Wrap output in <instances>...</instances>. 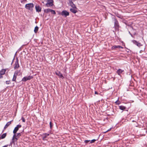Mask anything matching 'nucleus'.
I'll list each match as a JSON object with an SVG mask.
<instances>
[{
	"label": "nucleus",
	"mask_w": 147,
	"mask_h": 147,
	"mask_svg": "<svg viewBox=\"0 0 147 147\" xmlns=\"http://www.w3.org/2000/svg\"><path fill=\"white\" fill-rule=\"evenodd\" d=\"M20 136L21 134L20 133H18L17 134H14L12 138L13 142H16Z\"/></svg>",
	"instance_id": "nucleus-1"
},
{
	"label": "nucleus",
	"mask_w": 147,
	"mask_h": 147,
	"mask_svg": "<svg viewBox=\"0 0 147 147\" xmlns=\"http://www.w3.org/2000/svg\"><path fill=\"white\" fill-rule=\"evenodd\" d=\"M34 6V5L32 3H30L26 5L25 7L29 10H31Z\"/></svg>",
	"instance_id": "nucleus-2"
},
{
	"label": "nucleus",
	"mask_w": 147,
	"mask_h": 147,
	"mask_svg": "<svg viewBox=\"0 0 147 147\" xmlns=\"http://www.w3.org/2000/svg\"><path fill=\"white\" fill-rule=\"evenodd\" d=\"M53 0H47V2L46 5L47 7L52 6L53 5Z\"/></svg>",
	"instance_id": "nucleus-3"
},
{
	"label": "nucleus",
	"mask_w": 147,
	"mask_h": 147,
	"mask_svg": "<svg viewBox=\"0 0 147 147\" xmlns=\"http://www.w3.org/2000/svg\"><path fill=\"white\" fill-rule=\"evenodd\" d=\"M32 76H28L24 77L22 79V81L26 82L27 80H30L32 78Z\"/></svg>",
	"instance_id": "nucleus-4"
},
{
	"label": "nucleus",
	"mask_w": 147,
	"mask_h": 147,
	"mask_svg": "<svg viewBox=\"0 0 147 147\" xmlns=\"http://www.w3.org/2000/svg\"><path fill=\"white\" fill-rule=\"evenodd\" d=\"M60 15L66 17L69 15V13L66 10L63 11L61 13H60Z\"/></svg>",
	"instance_id": "nucleus-5"
},
{
	"label": "nucleus",
	"mask_w": 147,
	"mask_h": 147,
	"mask_svg": "<svg viewBox=\"0 0 147 147\" xmlns=\"http://www.w3.org/2000/svg\"><path fill=\"white\" fill-rule=\"evenodd\" d=\"M22 127V125H18L15 128L14 130H13V132L14 134H15L16 133L17 131L19 129Z\"/></svg>",
	"instance_id": "nucleus-6"
},
{
	"label": "nucleus",
	"mask_w": 147,
	"mask_h": 147,
	"mask_svg": "<svg viewBox=\"0 0 147 147\" xmlns=\"http://www.w3.org/2000/svg\"><path fill=\"white\" fill-rule=\"evenodd\" d=\"M19 65L18 63V60L17 58L15 64L14 65V68L15 69H18L19 67Z\"/></svg>",
	"instance_id": "nucleus-7"
},
{
	"label": "nucleus",
	"mask_w": 147,
	"mask_h": 147,
	"mask_svg": "<svg viewBox=\"0 0 147 147\" xmlns=\"http://www.w3.org/2000/svg\"><path fill=\"white\" fill-rule=\"evenodd\" d=\"M69 5H70L72 8H76V7L75 4H74L72 1H70L69 0Z\"/></svg>",
	"instance_id": "nucleus-8"
},
{
	"label": "nucleus",
	"mask_w": 147,
	"mask_h": 147,
	"mask_svg": "<svg viewBox=\"0 0 147 147\" xmlns=\"http://www.w3.org/2000/svg\"><path fill=\"white\" fill-rule=\"evenodd\" d=\"M56 74L59 76L61 78L63 79L64 77L63 76L62 74L59 71H57L55 73Z\"/></svg>",
	"instance_id": "nucleus-9"
},
{
	"label": "nucleus",
	"mask_w": 147,
	"mask_h": 147,
	"mask_svg": "<svg viewBox=\"0 0 147 147\" xmlns=\"http://www.w3.org/2000/svg\"><path fill=\"white\" fill-rule=\"evenodd\" d=\"M22 73L21 72V71L20 70H16V71L14 73V75L16 76H20L21 75Z\"/></svg>",
	"instance_id": "nucleus-10"
},
{
	"label": "nucleus",
	"mask_w": 147,
	"mask_h": 147,
	"mask_svg": "<svg viewBox=\"0 0 147 147\" xmlns=\"http://www.w3.org/2000/svg\"><path fill=\"white\" fill-rule=\"evenodd\" d=\"M115 21V28L117 29L119 27V24L118 21L115 19H114Z\"/></svg>",
	"instance_id": "nucleus-11"
},
{
	"label": "nucleus",
	"mask_w": 147,
	"mask_h": 147,
	"mask_svg": "<svg viewBox=\"0 0 147 147\" xmlns=\"http://www.w3.org/2000/svg\"><path fill=\"white\" fill-rule=\"evenodd\" d=\"M12 121H10L8 122L5 126L4 128V130L11 123V122Z\"/></svg>",
	"instance_id": "nucleus-12"
},
{
	"label": "nucleus",
	"mask_w": 147,
	"mask_h": 147,
	"mask_svg": "<svg viewBox=\"0 0 147 147\" xmlns=\"http://www.w3.org/2000/svg\"><path fill=\"white\" fill-rule=\"evenodd\" d=\"M35 8L36 11L39 12L41 11V8L39 6H35Z\"/></svg>",
	"instance_id": "nucleus-13"
},
{
	"label": "nucleus",
	"mask_w": 147,
	"mask_h": 147,
	"mask_svg": "<svg viewBox=\"0 0 147 147\" xmlns=\"http://www.w3.org/2000/svg\"><path fill=\"white\" fill-rule=\"evenodd\" d=\"M76 8H72L70 9V11L74 13H75L77 12V10L76 9Z\"/></svg>",
	"instance_id": "nucleus-14"
},
{
	"label": "nucleus",
	"mask_w": 147,
	"mask_h": 147,
	"mask_svg": "<svg viewBox=\"0 0 147 147\" xmlns=\"http://www.w3.org/2000/svg\"><path fill=\"white\" fill-rule=\"evenodd\" d=\"M123 71H124L123 70H122L120 69H119L117 71V73L119 75H120V74H121Z\"/></svg>",
	"instance_id": "nucleus-15"
},
{
	"label": "nucleus",
	"mask_w": 147,
	"mask_h": 147,
	"mask_svg": "<svg viewBox=\"0 0 147 147\" xmlns=\"http://www.w3.org/2000/svg\"><path fill=\"white\" fill-rule=\"evenodd\" d=\"M5 69H2L1 71H0V74L1 75H4L6 71Z\"/></svg>",
	"instance_id": "nucleus-16"
},
{
	"label": "nucleus",
	"mask_w": 147,
	"mask_h": 147,
	"mask_svg": "<svg viewBox=\"0 0 147 147\" xmlns=\"http://www.w3.org/2000/svg\"><path fill=\"white\" fill-rule=\"evenodd\" d=\"M133 42L134 43L135 45H136L138 47H140V45H141L140 44V43L137 42L136 41L133 40Z\"/></svg>",
	"instance_id": "nucleus-17"
},
{
	"label": "nucleus",
	"mask_w": 147,
	"mask_h": 147,
	"mask_svg": "<svg viewBox=\"0 0 147 147\" xmlns=\"http://www.w3.org/2000/svg\"><path fill=\"white\" fill-rule=\"evenodd\" d=\"M119 107L120 109L122 110H124L126 108L125 107L123 106H119Z\"/></svg>",
	"instance_id": "nucleus-18"
},
{
	"label": "nucleus",
	"mask_w": 147,
	"mask_h": 147,
	"mask_svg": "<svg viewBox=\"0 0 147 147\" xmlns=\"http://www.w3.org/2000/svg\"><path fill=\"white\" fill-rule=\"evenodd\" d=\"M51 9H46L44 10V11L45 13H48L50 12H51Z\"/></svg>",
	"instance_id": "nucleus-19"
},
{
	"label": "nucleus",
	"mask_w": 147,
	"mask_h": 147,
	"mask_svg": "<svg viewBox=\"0 0 147 147\" xmlns=\"http://www.w3.org/2000/svg\"><path fill=\"white\" fill-rule=\"evenodd\" d=\"M6 135L7 134L6 133L3 134L2 135H1V139H3L5 138L6 136Z\"/></svg>",
	"instance_id": "nucleus-20"
},
{
	"label": "nucleus",
	"mask_w": 147,
	"mask_h": 147,
	"mask_svg": "<svg viewBox=\"0 0 147 147\" xmlns=\"http://www.w3.org/2000/svg\"><path fill=\"white\" fill-rule=\"evenodd\" d=\"M112 48H113V49H116V48H119V49H120V48H122V47H121V46H113Z\"/></svg>",
	"instance_id": "nucleus-21"
},
{
	"label": "nucleus",
	"mask_w": 147,
	"mask_h": 147,
	"mask_svg": "<svg viewBox=\"0 0 147 147\" xmlns=\"http://www.w3.org/2000/svg\"><path fill=\"white\" fill-rule=\"evenodd\" d=\"M38 27L37 26H36V27H35V28L34 30V31L35 32V33H36L37 32V31H38Z\"/></svg>",
	"instance_id": "nucleus-22"
},
{
	"label": "nucleus",
	"mask_w": 147,
	"mask_h": 147,
	"mask_svg": "<svg viewBox=\"0 0 147 147\" xmlns=\"http://www.w3.org/2000/svg\"><path fill=\"white\" fill-rule=\"evenodd\" d=\"M16 77H17V76H16L14 74L13 77V78L12 79V80L13 81H15L16 80Z\"/></svg>",
	"instance_id": "nucleus-23"
},
{
	"label": "nucleus",
	"mask_w": 147,
	"mask_h": 147,
	"mask_svg": "<svg viewBox=\"0 0 147 147\" xmlns=\"http://www.w3.org/2000/svg\"><path fill=\"white\" fill-rule=\"evenodd\" d=\"M50 12H51V13L53 14H56V12H55V11L54 10H53L52 9H51Z\"/></svg>",
	"instance_id": "nucleus-24"
},
{
	"label": "nucleus",
	"mask_w": 147,
	"mask_h": 147,
	"mask_svg": "<svg viewBox=\"0 0 147 147\" xmlns=\"http://www.w3.org/2000/svg\"><path fill=\"white\" fill-rule=\"evenodd\" d=\"M44 136L43 137V139L44 140H46V138H47V136H46V135H45V134H43Z\"/></svg>",
	"instance_id": "nucleus-25"
},
{
	"label": "nucleus",
	"mask_w": 147,
	"mask_h": 147,
	"mask_svg": "<svg viewBox=\"0 0 147 147\" xmlns=\"http://www.w3.org/2000/svg\"><path fill=\"white\" fill-rule=\"evenodd\" d=\"M115 103H116V104L117 105H119V104H120V102L118 100H117V101H116L115 102Z\"/></svg>",
	"instance_id": "nucleus-26"
},
{
	"label": "nucleus",
	"mask_w": 147,
	"mask_h": 147,
	"mask_svg": "<svg viewBox=\"0 0 147 147\" xmlns=\"http://www.w3.org/2000/svg\"><path fill=\"white\" fill-rule=\"evenodd\" d=\"M96 141V140H95V139H93L92 140H91V141L90 140V143H94V142L95 141Z\"/></svg>",
	"instance_id": "nucleus-27"
},
{
	"label": "nucleus",
	"mask_w": 147,
	"mask_h": 147,
	"mask_svg": "<svg viewBox=\"0 0 147 147\" xmlns=\"http://www.w3.org/2000/svg\"><path fill=\"white\" fill-rule=\"evenodd\" d=\"M50 127L51 129L52 128V123L51 122H50Z\"/></svg>",
	"instance_id": "nucleus-28"
},
{
	"label": "nucleus",
	"mask_w": 147,
	"mask_h": 147,
	"mask_svg": "<svg viewBox=\"0 0 147 147\" xmlns=\"http://www.w3.org/2000/svg\"><path fill=\"white\" fill-rule=\"evenodd\" d=\"M89 142H90V140H85L84 141L86 143H87Z\"/></svg>",
	"instance_id": "nucleus-29"
},
{
	"label": "nucleus",
	"mask_w": 147,
	"mask_h": 147,
	"mask_svg": "<svg viewBox=\"0 0 147 147\" xmlns=\"http://www.w3.org/2000/svg\"><path fill=\"white\" fill-rule=\"evenodd\" d=\"M22 119L23 122H25V120L24 117H22Z\"/></svg>",
	"instance_id": "nucleus-30"
},
{
	"label": "nucleus",
	"mask_w": 147,
	"mask_h": 147,
	"mask_svg": "<svg viewBox=\"0 0 147 147\" xmlns=\"http://www.w3.org/2000/svg\"><path fill=\"white\" fill-rule=\"evenodd\" d=\"M6 83L7 84H9V81H6Z\"/></svg>",
	"instance_id": "nucleus-31"
},
{
	"label": "nucleus",
	"mask_w": 147,
	"mask_h": 147,
	"mask_svg": "<svg viewBox=\"0 0 147 147\" xmlns=\"http://www.w3.org/2000/svg\"><path fill=\"white\" fill-rule=\"evenodd\" d=\"M45 135H46V136H47V137L49 136V134L45 133Z\"/></svg>",
	"instance_id": "nucleus-32"
},
{
	"label": "nucleus",
	"mask_w": 147,
	"mask_h": 147,
	"mask_svg": "<svg viewBox=\"0 0 147 147\" xmlns=\"http://www.w3.org/2000/svg\"><path fill=\"white\" fill-rule=\"evenodd\" d=\"M111 128H110L108 130H107L105 132H108V131H110L111 130Z\"/></svg>",
	"instance_id": "nucleus-33"
},
{
	"label": "nucleus",
	"mask_w": 147,
	"mask_h": 147,
	"mask_svg": "<svg viewBox=\"0 0 147 147\" xmlns=\"http://www.w3.org/2000/svg\"><path fill=\"white\" fill-rule=\"evenodd\" d=\"M8 146L7 145H5L2 147H7Z\"/></svg>",
	"instance_id": "nucleus-34"
},
{
	"label": "nucleus",
	"mask_w": 147,
	"mask_h": 147,
	"mask_svg": "<svg viewBox=\"0 0 147 147\" xmlns=\"http://www.w3.org/2000/svg\"><path fill=\"white\" fill-rule=\"evenodd\" d=\"M95 94H98V93H97V92L95 91Z\"/></svg>",
	"instance_id": "nucleus-35"
},
{
	"label": "nucleus",
	"mask_w": 147,
	"mask_h": 147,
	"mask_svg": "<svg viewBox=\"0 0 147 147\" xmlns=\"http://www.w3.org/2000/svg\"><path fill=\"white\" fill-rule=\"evenodd\" d=\"M2 77H3L2 76H1V75H0V78H2Z\"/></svg>",
	"instance_id": "nucleus-36"
},
{
	"label": "nucleus",
	"mask_w": 147,
	"mask_h": 147,
	"mask_svg": "<svg viewBox=\"0 0 147 147\" xmlns=\"http://www.w3.org/2000/svg\"><path fill=\"white\" fill-rule=\"evenodd\" d=\"M76 0H71V1H75Z\"/></svg>",
	"instance_id": "nucleus-37"
},
{
	"label": "nucleus",
	"mask_w": 147,
	"mask_h": 147,
	"mask_svg": "<svg viewBox=\"0 0 147 147\" xmlns=\"http://www.w3.org/2000/svg\"><path fill=\"white\" fill-rule=\"evenodd\" d=\"M1 136H0V140L1 139Z\"/></svg>",
	"instance_id": "nucleus-38"
},
{
	"label": "nucleus",
	"mask_w": 147,
	"mask_h": 147,
	"mask_svg": "<svg viewBox=\"0 0 147 147\" xmlns=\"http://www.w3.org/2000/svg\"><path fill=\"white\" fill-rule=\"evenodd\" d=\"M133 121V122H134V121Z\"/></svg>",
	"instance_id": "nucleus-39"
}]
</instances>
